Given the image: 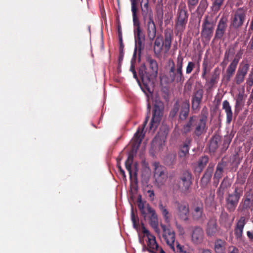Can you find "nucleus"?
Returning a JSON list of instances; mask_svg holds the SVG:
<instances>
[{
    "mask_svg": "<svg viewBox=\"0 0 253 253\" xmlns=\"http://www.w3.org/2000/svg\"><path fill=\"white\" fill-rule=\"evenodd\" d=\"M249 68L250 65L248 63L240 64L234 79L235 82L237 84H240L244 81L245 78Z\"/></svg>",
    "mask_w": 253,
    "mask_h": 253,
    "instance_id": "nucleus-20",
    "label": "nucleus"
},
{
    "mask_svg": "<svg viewBox=\"0 0 253 253\" xmlns=\"http://www.w3.org/2000/svg\"><path fill=\"white\" fill-rule=\"evenodd\" d=\"M133 161V156L131 154H129L127 157V160L125 162V166L127 170L129 172L130 180L132 182H133L135 184H137L138 183L137 177V172L135 171L133 173L131 170V164Z\"/></svg>",
    "mask_w": 253,
    "mask_h": 253,
    "instance_id": "nucleus-24",
    "label": "nucleus"
},
{
    "mask_svg": "<svg viewBox=\"0 0 253 253\" xmlns=\"http://www.w3.org/2000/svg\"><path fill=\"white\" fill-rule=\"evenodd\" d=\"M137 206L140 212L143 217L145 218L146 217V212L145 211V205L144 202L141 199V196H139L137 199Z\"/></svg>",
    "mask_w": 253,
    "mask_h": 253,
    "instance_id": "nucleus-44",
    "label": "nucleus"
},
{
    "mask_svg": "<svg viewBox=\"0 0 253 253\" xmlns=\"http://www.w3.org/2000/svg\"><path fill=\"white\" fill-rule=\"evenodd\" d=\"M224 0H214L212 3V10L214 12H218L222 5Z\"/></svg>",
    "mask_w": 253,
    "mask_h": 253,
    "instance_id": "nucleus-45",
    "label": "nucleus"
},
{
    "mask_svg": "<svg viewBox=\"0 0 253 253\" xmlns=\"http://www.w3.org/2000/svg\"><path fill=\"white\" fill-rule=\"evenodd\" d=\"M142 232L148 238L147 246L146 247L144 245L143 250L147 251L149 253H157V252L159 251L161 248L159 247L157 243L155 237L151 234L144 226L142 227Z\"/></svg>",
    "mask_w": 253,
    "mask_h": 253,
    "instance_id": "nucleus-12",
    "label": "nucleus"
},
{
    "mask_svg": "<svg viewBox=\"0 0 253 253\" xmlns=\"http://www.w3.org/2000/svg\"><path fill=\"white\" fill-rule=\"evenodd\" d=\"M209 158L208 156H204L200 157L197 161V166L195 168V171L200 173L204 169L209 163Z\"/></svg>",
    "mask_w": 253,
    "mask_h": 253,
    "instance_id": "nucleus-36",
    "label": "nucleus"
},
{
    "mask_svg": "<svg viewBox=\"0 0 253 253\" xmlns=\"http://www.w3.org/2000/svg\"><path fill=\"white\" fill-rule=\"evenodd\" d=\"M131 218L132 221L133 226L134 228H137L138 227V224L137 223V219L135 216V214L133 211L131 213Z\"/></svg>",
    "mask_w": 253,
    "mask_h": 253,
    "instance_id": "nucleus-57",
    "label": "nucleus"
},
{
    "mask_svg": "<svg viewBox=\"0 0 253 253\" xmlns=\"http://www.w3.org/2000/svg\"><path fill=\"white\" fill-rule=\"evenodd\" d=\"M118 38L119 42L123 41V37H122V33L121 26H119L118 27Z\"/></svg>",
    "mask_w": 253,
    "mask_h": 253,
    "instance_id": "nucleus-59",
    "label": "nucleus"
},
{
    "mask_svg": "<svg viewBox=\"0 0 253 253\" xmlns=\"http://www.w3.org/2000/svg\"><path fill=\"white\" fill-rule=\"evenodd\" d=\"M214 250L216 253H225V242L218 239L214 243Z\"/></svg>",
    "mask_w": 253,
    "mask_h": 253,
    "instance_id": "nucleus-42",
    "label": "nucleus"
},
{
    "mask_svg": "<svg viewBox=\"0 0 253 253\" xmlns=\"http://www.w3.org/2000/svg\"><path fill=\"white\" fill-rule=\"evenodd\" d=\"M253 198L251 199L249 197H247L245 199H243L242 202L240 203L238 208V210L243 212V214H248L250 215L249 212V210L251 211H253Z\"/></svg>",
    "mask_w": 253,
    "mask_h": 253,
    "instance_id": "nucleus-26",
    "label": "nucleus"
},
{
    "mask_svg": "<svg viewBox=\"0 0 253 253\" xmlns=\"http://www.w3.org/2000/svg\"><path fill=\"white\" fill-rule=\"evenodd\" d=\"M191 142V139L187 138L185 139L184 143L180 146L179 151L178 152V156L180 158L185 159L188 157Z\"/></svg>",
    "mask_w": 253,
    "mask_h": 253,
    "instance_id": "nucleus-27",
    "label": "nucleus"
},
{
    "mask_svg": "<svg viewBox=\"0 0 253 253\" xmlns=\"http://www.w3.org/2000/svg\"><path fill=\"white\" fill-rule=\"evenodd\" d=\"M184 58L181 53L178 55L176 61L174 62L172 59L169 60L170 68L169 76L170 81L176 83H182L185 80L183 73Z\"/></svg>",
    "mask_w": 253,
    "mask_h": 253,
    "instance_id": "nucleus-3",
    "label": "nucleus"
},
{
    "mask_svg": "<svg viewBox=\"0 0 253 253\" xmlns=\"http://www.w3.org/2000/svg\"><path fill=\"white\" fill-rule=\"evenodd\" d=\"M221 140V136L214 135L211 140L209 149L211 152H214L218 147V143Z\"/></svg>",
    "mask_w": 253,
    "mask_h": 253,
    "instance_id": "nucleus-38",
    "label": "nucleus"
},
{
    "mask_svg": "<svg viewBox=\"0 0 253 253\" xmlns=\"http://www.w3.org/2000/svg\"><path fill=\"white\" fill-rule=\"evenodd\" d=\"M147 192H148V193L149 194V197L151 199V201H153L154 199V196H155L154 192L153 190H149Z\"/></svg>",
    "mask_w": 253,
    "mask_h": 253,
    "instance_id": "nucleus-60",
    "label": "nucleus"
},
{
    "mask_svg": "<svg viewBox=\"0 0 253 253\" xmlns=\"http://www.w3.org/2000/svg\"><path fill=\"white\" fill-rule=\"evenodd\" d=\"M141 12L144 21L146 22L148 38L150 41H153L156 37V28L153 19L152 9H141Z\"/></svg>",
    "mask_w": 253,
    "mask_h": 253,
    "instance_id": "nucleus-6",
    "label": "nucleus"
},
{
    "mask_svg": "<svg viewBox=\"0 0 253 253\" xmlns=\"http://www.w3.org/2000/svg\"><path fill=\"white\" fill-rule=\"evenodd\" d=\"M208 6L209 2L208 0H199V5L196 9V12L199 18L202 17Z\"/></svg>",
    "mask_w": 253,
    "mask_h": 253,
    "instance_id": "nucleus-35",
    "label": "nucleus"
},
{
    "mask_svg": "<svg viewBox=\"0 0 253 253\" xmlns=\"http://www.w3.org/2000/svg\"><path fill=\"white\" fill-rule=\"evenodd\" d=\"M161 227L163 230V237L166 241L168 245L173 250L175 251L174 241L175 233L172 229L167 227L165 225L161 224Z\"/></svg>",
    "mask_w": 253,
    "mask_h": 253,
    "instance_id": "nucleus-16",
    "label": "nucleus"
},
{
    "mask_svg": "<svg viewBox=\"0 0 253 253\" xmlns=\"http://www.w3.org/2000/svg\"><path fill=\"white\" fill-rule=\"evenodd\" d=\"M146 209L148 213L150 214L149 216V224L155 232L159 235L160 234V230L159 228L158 218L155 211L150 206L149 204H147Z\"/></svg>",
    "mask_w": 253,
    "mask_h": 253,
    "instance_id": "nucleus-19",
    "label": "nucleus"
},
{
    "mask_svg": "<svg viewBox=\"0 0 253 253\" xmlns=\"http://www.w3.org/2000/svg\"><path fill=\"white\" fill-rule=\"evenodd\" d=\"M138 0H130L131 2V11L133 16H136L138 11L137 4Z\"/></svg>",
    "mask_w": 253,
    "mask_h": 253,
    "instance_id": "nucleus-47",
    "label": "nucleus"
},
{
    "mask_svg": "<svg viewBox=\"0 0 253 253\" xmlns=\"http://www.w3.org/2000/svg\"><path fill=\"white\" fill-rule=\"evenodd\" d=\"M215 22L212 15H206L202 24L201 35L203 39L209 42L212 37Z\"/></svg>",
    "mask_w": 253,
    "mask_h": 253,
    "instance_id": "nucleus-5",
    "label": "nucleus"
},
{
    "mask_svg": "<svg viewBox=\"0 0 253 253\" xmlns=\"http://www.w3.org/2000/svg\"><path fill=\"white\" fill-rule=\"evenodd\" d=\"M232 139V136L231 135H226L224 136L223 142V147L224 149L226 150L228 148Z\"/></svg>",
    "mask_w": 253,
    "mask_h": 253,
    "instance_id": "nucleus-49",
    "label": "nucleus"
},
{
    "mask_svg": "<svg viewBox=\"0 0 253 253\" xmlns=\"http://www.w3.org/2000/svg\"><path fill=\"white\" fill-rule=\"evenodd\" d=\"M222 109L224 110L226 115V124H230L232 121L233 113L229 102L225 100L222 102Z\"/></svg>",
    "mask_w": 253,
    "mask_h": 253,
    "instance_id": "nucleus-32",
    "label": "nucleus"
},
{
    "mask_svg": "<svg viewBox=\"0 0 253 253\" xmlns=\"http://www.w3.org/2000/svg\"><path fill=\"white\" fill-rule=\"evenodd\" d=\"M163 49V46L154 45V52L157 58H160Z\"/></svg>",
    "mask_w": 253,
    "mask_h": 253,
    "instance_id": "nucleus-53",
    "label": "nucleus"
},
{
    "mask_svg": "<svg viewBox=\"0 0 253 253\" xmlns=\"http://www.w3.org/2000/svg\"><path fill=\"white\" fill-rule=\"evenodd\" d=\"M235 52V47L230 46L226 50L224 56V59L222 62V64L226 66L229 62V57L233 55Z\"/></svg>",
    "mask_w": 253,
    "mask_h": 253,
    "instance_id": "nucleus-40",
    "label": "nucleus"
},
{
    "mask_svg": "<svg viewBox=\"0 0 253 253\" xmlns=\"http://www.w3.org/2000/svg\"><path fill=\"white\" fill-rule=\"evenodd\" d=\"M219 228L217 224V219L215 217H211L210 218L206 227V234L207 236H214L218 233Z\"/></svg>",
    "mask_w": 253,
    "mask_h": 253,
    "instance_id": "nucleus-21",
    "label": "nucleus"
},
{
    "mask_svg": "<svg viewBox=\"0 0 253 253\" xmlns=\"http://www.w3.org/2000/svg\"><path fill=\"white\" fill-rule=\"evenodd\" d=\"M204 236V232L200 227H196L192 235V240L195 244H199L202 242Z\"/></svg>",
    "mask_w": 253,
    "mask_h": 253,
    "instance_id": "nucleus-33",
    "label": "nucleus"
},
{
    "mask_svg": "<svg viewBox=\"0 0 253 253\" xmlns=\"http://www.w3.org/2000/svg\"><path fill=\"white\" fill-rule=\"evenodd\" d=\"M140 5L141 9L151 8L149 6V0H141Z\"/></svg>",
    "mask_w": 253,
    "mask_h": 253,
    "instance_id": "nucleus-56",
    "label": "nucleus"
},
{
    "mask_svg": "<svg viewBox=\"0 0 253 253\" xmlns=\"http://www.w3.org/2000/svg\"><path fill=\"white\" fill-rule=\"evenodd\" d=\"M229 253H239V252L238 249L233 247L232 250H230Z\"/></svg>",
    "mask_w": 253,
    "mask_h": 253,
    "instance_id": "nucleus-63",
    "label": "nucleus"
},
{
    "mask_svg": "<svg viewBox=\"0 0 253 253\" xmlns=\"http://www.w3.org/2000/svg\"><path fill=\"white\" fill-rule=\"evenodd\" d=\"M179 119L181 121L185 120L188 116L190 111V104L187 100L183 101L180 104Z\"/></svg>",
    "mask_w": 253,
    "mask_h": 253,
    "instance_id": "nucleus-28",
    "label": "nucleus"
},
{
    "mask_svg": "<svg viewBox=\"0 0 253 253\" xmlns=\"http://www.w3.org/2000/svg\"><path fill=\"white\" fill-rule=\"evenodd\" d=\"M185 87H187V89L190 90L191 89V84L188 81L186 82L185 84Z\"/></svg>",
    "mask_w": 253,
    "mask_h": 253,
    "instance_id": "nucleus-64",
    "label": "nucleus"
},
{
    "mask_svg": "<svg viewBox=\"0 0 253 253\" xmlns=\"http://www.w3.org/2000/svg\"><path fill=\"white\" fill-rule=\"evenodd\" d=\"M239 62V59L235 58L230 65L228 66L226 71V75L225 78L227 82L230 81L231 78L233 77L234 74H235L236 69L237 68L238 64Z\"/></svg>",
    "mask_w": 253,
    "mask_h": 253,
    "instance_id": "nucleus-29",
    "label": "nucleus"
},
{
    "mask_svg": "<svg viewBox=\"0 0 253 253\" xmlns=\"http://www.w3.org/2000/svg\"><path fill=\"white\" fill-rule=\"evenodd\" d=\"M247 84L250 86L253 85V68L252 69L246 82Z\"/></svg>",
    "mask_w": 253,
    "mask_h": 253,
    "instance_id": "nucleus-54",
    "label": "nucleus"
},
{
    "mask_svg": "<svg viewBox=\"0 0 253 253\" xmlns=\"http://www.w3.org/2000/svg\"><path fill=\"white\" fill-rule=\"evenodd\" d=\"M172 32L170 31H165L164 40L163 41V46L165 53H168L171 47V41L172 40Z\"/></svg>",
    "mask_w": 253,
    "mask_h": 253,
    "instance_id": "nucleus-30",
    "label": "nucleus"
},
{
    "mask_svg": "<svg viewBox=\"0 0 253 253\" xmlns=\"http://www.w3.org/2000/svg\"><path fill=\"white\" fill-rule=\"evenodd\" d=\"M200 0H187V4L189 11L194 9Z\"/></svg>",
    "mask_w": 253,
    "mask_h": 253,
    "instance_id": "nucleus-50",
    "label": "nucleus"
},
{
    "mask_svg": "<svg viewBox=\"0 0 253 253\" xmlns=\"http://www.w3.org/2000/svg\"><path fill=\"white\" fill-rule=\"evenodd\" d=\"M118 169L120 174L123 176V177L125 178L126 175L124 170L121 168L120 166H118Z\"/></svg>",
    "mask_w": 253,
    "mask_h": 253,
    "instance_id": "nucleus-62",
    "label": "nucleus"
},
{
    "mask_svg": "<svg viewBox=\"0 0 253 253\" xmlns=\"http://www.w3.org/2000/svg\"><path fill=\"white\" fill-rule=\"evenodd\" d=\"M247 235L248 237L252 241H253V232L247 231Z\"/></svg>",
    "mask_w": 253,
    "mask_h": 253,
    "instance_id": "nucleus-61",
    "label": "nucleus"
},
{
    "mask_svg": "<svg viewBox=\"0 0 253 253\" xmlns=\"http://www.w3.org/2000/svg\"><path fill=\"white\" fill-rule=\"evenodd\" d=\"M246 224V218L245 216H241L238 221L234 231L235 237L237 239L242 237L243 229Z\"/></svg>",
    "mask_w": 253,
    "mask_h": 253,
    "instance_id": "nucleus-31",
    "label": "nucleus"
},
{
    "mask_svg": "<svg viewBox=\"0 0 253 253\" xmlns=\"http://www.w3.org/2000/svg\"><path fill=\"white\" fill-rule=\"evenodd\" d=\"M204 92V90L202 88L194 89L191 98V107L193 111H197L200 110Z\"/></svg>",
    "mask_w": 253,
    "mask_h": 253,
    "instance_id": "nucleus-17",
    "label": "nucleus"
},
{
    "mask_svg": "<svg viewBox=\"0 0 253 253\" xmlns=\"http://www.w3.org/2000/svg\"><path fill=\"white\" fill-rule=\"evenodd\" d=\"M154 176L156 181L160 185H164L168 179V174L166 168L159 164V163H155Z\"/></svg>",
    "mask_w": 253,
    "mask_h": 253,
    "instance_id": "nucleus-13",
    "label": "nucleus"
},
{
    "mask_svg": "<svg viewBox=\"0 0 253 253\" xmlns=\"http://www.w3.org/2000/svg\"><path fill=\"white\" fill-rule=\"evenodd\" d=\"M159 208L166 222L169 223L170 220L171 215L166 206H164L162 202L159 204Z\"/></svg>",
    "mask_w": 253,
    "mask_h": 253,
    "instance_id": "nucleus-41",
    "label": "nucleus"
},
{
    "mask_svg": "<svg viewBox=\"0 0 253 253\" xmlns=\"http://www.w3.org/2000/svg\"><path fill=\"white\" fill-rule=\"evenodd\" d=\"M227 27L228 19L223 16L218 22L213 40L215 41L222 40L226 33Z\"/></svg>",
    "mask_w": 253,
    "mask_h": 253,
    "instance_id": "nucleus-15",
    "label": "nucleus"
},
{
    "mask_svg": "<svg viewBox=\"0 0 253 253\" xmlns=\"http://www.w3.org/2000/svg\"><path fill=\"white\" fill-rule=\"evenodd\" d=\"M149 117L147 116L145 121L143 123V124L141 127H139L135 132L134 137H133V141L135 145H137V147L138 148L140 144L141 143V142L142 141V139H143L145 133H144V129L147 123V122L149 120Z\"/></svg>",
    "mask_w": 253,
    "mask_h": 253,
    "instance_id": "nucleus-25",
    "label": "nucleus"
},
{
    "mask_svg": "<svg viewBox=\"0 0 253 253\" xmlns=\"http://www.w3.org/2000/svg\"><path fill=\"white\" fill-rule=\"evenodd\" d=\"M164 108L162 102H155L153 111V117L150 122V130L155 131L158 126L163 116Z\"/></svg>",
    "mask_w": 253,
    "mask_h": 253,
    "instance_id": "nucleus-9",
    "label": "nucleus"
},
{
    "mask_svg": "<svg viewBox=\"0 0 253 253\" xmlns=\"http://www.w3.org/2000/svg\"><path fill=\"white\" fill-rule=\"evenodd\" d=\"M149 70L143 64L139 68V75L145 88L150 91V86L153 85L154 80L156 78L158 71V65L156 60L151 57L147 58Z\"/></svg>",
    "mask_w": 253,
    "mask_h": 253,
    "instance_id": "nucleus-2",
    "label": "nucleus"
},
{
    "mask_svg": "<svg viewBox=\"0 0 253 253\" xmlns=\"http://www.w3.org/2000/svg\"><path fill=\"white\" fill-rule=\"evenodd\" d=\"M180 108V104L179 103L178 101H176L174 105L172 110L170 111L169 113V116L172 118L174 117L177 114Z\"/></svg>",
    "mask_w": 253,
    "mask_h": 253,
    "instance_id": "nucleus-46",
    "label": "nucleus"
},
{
    "mask_svg": "<svg viewBox=\"0 0 253 253\" xmlns=\"http://www.w3.org/2000/svg\"><path fill=\"white\" fill-rule=\"evenodd\" d=\"M133 32L135 39V54L137 50H138L140 53L141 50L144 49L145 35L141 28L134 29Z\"/></svg>",
    "mask_w": 253,
    "mask_h": 253,
    "instance_id": "nucleus-18",
    "label": "nucleus"
},
{
    "mask_svg": "<svg viewBox=\"0 0 253 253\" xmlns=\"http://www.w3.org/2000/svg\"><path fill=\"white\" fill-rule=\"evenodd\" d=\"M174 252H176L178 253H190L187 248L181 245L178 242H176V249H175Z\"/></svg>",
    "mask_w": 253,
    "mask_h": 253,
    "instance_id": "nucleus-51",
    "label": "nucleus"
},
{
    "mask_svg": "<svg viewBox=\"0 0 253 253\" xmlns=\"http://www.w3.org/2000/svg\"><path fill=\"white\" fill-rule=\"evenodd\" d=\"M225 166L224 162L223 161L217 164L216 170L213 175V179H220L221 178Z\"/></svg>",
    "mask_w": 253,
    "mask_h": 253,
    "instance_id": "nucleus-39",
    "label": "nucleus"
},
{
    "mask_svg": "<svg viewBox=\"0 0 253 253\" xmlns=\"http://www.w3.org/2000/svg\"><path fill=\"white\" fill-rule=\"evenodd\" d=\"M132 19H133V24L134 29L141 28L140 25V22H139V19H138L137 15L133 16Z\"/></svg>",
    "mask_w": 253,
    "mask_h": 253,
    "instance_id": "nucleus-55",
    "label": "nucleus"
},
{
    "mask_svg": "<svg viewBox=\"0 0 253 253\" xmlns=\"http://www.w3.org/2000/svg\"><path fill=\"white\" fill-rule=\"evenodd\" d=\"M245 104L244 91L240 92L236 98L235 112H238L244 106Z\"/></svg>",
    "mask_w": 253,
    "mask_h": 253,
    "instance_id": "nucleus-37",
    "label": "nucleus"
},
{
    "mask_svg": "<svg viewBox=\"0 0 253 253\" xmlns=\"http://www.w3.org/2000/svg\"><path fill=\"white\" fill-rule=\"evenodd\" d=\"M243 192L242 187L235 186L234 192L232 193H229L226 197V208L229 212H233L235 210Z\"/></svg>",
    "mask_w": 253,
    "mask_h": 253,
    "instance_id": "nucleus-7",
    "label": "nucleus"
},
{
    "mask_svg": "<svg viewBox=\"0 0 253 253\" xmlns=\"http://www.w3.org/2000/svg\"><path fill=\"white\" fill-rule=\"evenodd\" d=\"M154 45L163 46V39L157 37L154 42Z\"/></svg>",
    "mask_w": 253,
    "mask_h": 253,
    "instance_id": "nucleus-58",
    "label": "nucleus"
},
{
    "mask_svg": "<svg viewBox=\"0 0 253 253\" xmlns=\"http://www.w3.org/2000/svg\"><path fill=\"white\" fill-rule=\"evenodd\" d=\"M246 19V12L243 8H239L234 13L231 19L230 27L234 30H238L244 24Z\"/></svg>",
    "mask_w": 253,
    "mask_h": 253,
    "instance_id": "nucleus-11",
    "label": "nucleus"
},
{
    "mask_svg": "<svg viewBox=\"0 0 253 253\" xmlns=\"http://www.w3.org/2000/svg\"><path fill=\"white\" fill-rule=\"evenodd\" d=\"M191 214L193 220L203 222L206 218L204 206L201 202L195 203L191 207Z\"/></svg>",
    "mask_w": 253,
    "mask_h": 253,
    "instance_id": "nucleus-14",
    "label": "nucleus"
},
{
    "mask_svg": "<svg viewBox=\"0 0 253 253\" xmlns=\"http://www.w3.org/2000/svg\"><path fill=\"white\" fill-rule=\"evenodd\" d=\"M214 167V165L213 164H209L200 181V184L202 187H206L211 181Z\"/></svg>",
    "mask_w": 253,
    "mask_h": 253,
    "instance_id": "nucleus-23",
    "label": "nucleus"
},
{
    "mask_svg": "<svg viewBox=\"0 0 253 253\" xmlns=\"http://www.w3.org/2000/svg\"><path fill=\"white\" fill-rule=\"evenodd\" d=\"M189 14L185 5L179 6L176 15L174 29L176 35H181L185 30Z\"/></svg>",
    "mask_w": 253,
    "mask_h": 253,
    "instance_id": "nucleus-4",
    "label": "nucleus"
},
{
    "mask_svg": "<svg viewBox=\"0 0 253 253\" xmlns=\"http://www.w3.org/2000/svg\"><path fill=\"white\" fill-rule=\"evenodd\" d=\"M220 70L217 67L214 69V71L211 75L210 80L207 82V84L209 86L208 89L211 90L213 87V85L217 84L218 80L219 78Z\"/></svg>",
    "mask_w": 253,
    "mask_h": 253,
    "instance_id": "nucleus-34",
    "label": "nucleus"
},
{
    "mask_svg": "<svg viewBox=\"0 0 253 253\" xmlns=\"http://www.w3.org/2000/svg\"><path fill=\"white\" fill-rule=\"evenodd\" d=\"M231 184L232 182L228 176L225 177L222 180L216 191L217 198L220 201L223 200L225 192L230 187Z\"/></svg>",
    "mask_w": 253,
    "mask_h": 253,
    "instance_id": "nucleus-22",
    "label": "nucleus"
},
{
    "mask_svg": "<svg viewBox=\"0 0 253 253\" xmlns=\"http://www.w3.org/2000/svg\"><path fill=\"white\" fill-rule=\"evenodd\" d=\"M192 184V174L188 170L182 171L175 183V186L182 192H187Z\"/></svg>",
    "mask_w": 253,
    "mask_h": 253,
    "instance_id": "nucleus-8",
    "label": "nucleus"
},
{
    "mask_svg": "<svg viewBox=\"0 0 253 253\" xmlns=\"http://www.w3.org/2000/svg\"><path fill=\"white\" fill-rule=\"evenodd\" d=\"M176 214L178 218L188 222L189 220V207L188 204L184 201H176L174 202Z\"/></svg>",
    "mask_w": 253,
    "mask_h": 253,
    "instance_id": "nucleus-10",
    "label": "nucleus"
},
{
    "mask_svg": "<svg viewBox=\"0 0 253 253\" xmlns=\"http://www.w3.org/2000/svg\"><path fill=\"white\" fill-rule=\"evenodd\" d=\"M202 66H203V72H202L201 77L203 79L207 80L206 74L208 73L207 69H208V61L206 59H204V60L203 61Z\"/></svg>",
    "mask_w": 253,
    "mask_h": 253,
    "instance_id": "nucleus-52",
    "label": "nucleus"
},
{
    "mask_svg": "<svg viewBox=\"0 0 253 253\" xmlns=\"http://www.w3.org/2000/svg\"><path fill=\"white\" fill-rule=\"evenodd\" d=\"M200 58L198 59L197 64H196L195 62L193 61H189L186 67V74H190V73H191L196 65L197 66V71L199 72L200 70Z\"/></svg>",
    "mask_w": 253,
    "mask_h": 253,
    "instance_id": "nucleus-43",
    "label": "nucleus"
},
{
    "mask_svg": "<svg viewBox=\"0 0 253 253\" xmlns=\"http://www.w3.org/2000/svg\"><path fill=\"white\" fill-rule=\"evenodd\" d=\"M120 46H119V55L118 57V62L119 64H121L124 58V45L123 44V41L119 42Z\"/></svg>",
    "mask_w": 253,
    "mask_h": 253,
    "instance_id": "nucleus-48",
    "label": "nucleus"
},
{
    "mask_svg": "<svg viewBox=\"0 0 253 253\" xmlns=\"http://www.w3.org/2000/svg\"><path fill=\"white\" fill-rule=\"evenodd\" d=\"M208 113L204 109L201 112L199 120L197 119L196 116L189 117L187 123L183 125L181 129L183 134H187L193 130V137H199L205 133L207 129V122Z\"/></svg>",
    "mask_w": 253,
    "mask_h": 253,
    "instance_id": "nucleus-1",
    "label": "nucleus"
}]
</instances>
